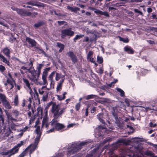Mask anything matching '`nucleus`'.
I'll list each match as a JSON object with an SVG mask.
<instances>
[{
    "instance_id": "nucleus-55",
    "label": "nucleus",
    "mask_w": 157,
    "mask_h": 157,
    "mask_svg": "<svg viewBox=\"0 0 157 157\" xmlns=\"http://www.w3.org/2000/svg\"><path fill=\"white\" fill-rule=\"evenodd\" d=\"M0 120L2 121V123H4V119L3 115L2 114V113H1L0 114Z\"/></svg>"
},
{
    "instance_id": "nucleus-27",
    "label": "nucleus",
    "mask_w": 157,
    "mask_h": 157,
    "mask_svg": "<svg viewBox=\"0 0 157 157\" xmlns=\"http://www.w3.org/2000/svg\"><path fill=\"white\" fill-rule=\"evenodd\" d=\"M30 146L27 147L25 150L20 154L18 157H24L27 153V150L30 147Z\"/></svg>"
},
{
    "instance_id": "nucleus-54",
    "label": "nucleus",
    "mask_w": 157,
    "mask_h": 157,
    "mask_svg": "<svg viewBox=\"0 0 157 157\" xmlns=\"http://www.w3.org/2000/svg\"><path fill=\"white\" fill-rule=\"evenodd\" d=\"M157 126L156 123L153 124V123L151 122H150L149 123V126L150 127L155 128Z\"/></svg>"
},
{
    "instance_id": "nucleus-44",
    "label": "nucleus",
    "mask_w": 157,
    "mask_h": 157,
    "mask_svg": "<svg viewBox=\"0 0 157 157\" xmlns=\"http://www.w3.org/2000/svg\"><path fill=\"white\" fill-rule=\"evenodd\" d=\"M48 98V93H47L46 94H43L42 97V100L44 101H46Z\"/></svg>"
},
{
    "instance_id": "nucleus-26",
    "label": "nucleus",
    "mask_w": 157,
    "mask_h": 157,
    "mask_svg": "<svg viewBox=\"0 0 157 157\" xmlns=\"http://www.w3.org/2000/svg\"><path fill=\"white\" fill-rule=\"evenodd\" d=\"M30 146L27 147L25 150L20 154L18 157H24L27 153V150L30 147Z\"/></svg>"
},
{
    "instance_id": "nucleus-60",
    "label": "nucleus",
    "mask_w": 157,
    "mask_h": 157,
    "mask_svg": "<svg viewBox=\"0 0 157 157\" xmlns=\"http://www.w3.org/2000/svg\"><path fill=\"white\" fill-rule=\"evenodd\" d=\"M6 114H7V116L8 118H9L10 120V121H11L12 122H13V120L14 119L13 117H12L11 116H10V115L9 114H8L6 113Z\"/></svg>"
},
{
    "instance_id": "nucleus-49",
    "label": "nucleus",
    "mask_w": 157,
    "mask_h": 157,
    "mask_svg": "<svg viewBox=\"0 0 157 157\" xmlns=\"http://www.w3.org/2000/svg\"><path fill=\"white\" fill-rule=\"evenodd\" d=\"M48 123V118L47 117H44L42 120V124L44 125L45 124Z\"/></svg>"
},
{
    "instance_id": "nucleus-12",
    "label": "nucleus",
    "mask_w": 157,
    "mask_h": 157,
    "mask_svg": "<svg viewBox=\"0 0 157 157\" xmlns=\"http://www.w3.org/2000/svg\"><path fill=\"white\" fill-rule=\"evenodd\" d=\"M25 41L30 45L31 47H34L36 48V42L34 39H32L29 37H26L25 38Z\"/></svg>"
},
{
    "instance_id": "nucleus-11",
    "label": "nucleus",
    "mask_w": 157,
    "mask_h": 157,
    "mask_svg": "<svg viewBox=\"0 0 157 157\" xmlns=\"http://www.w3.org/2000/svg\"><path fill=\"white\" fill-rule=\"evenodd\" d=\"M50 67L46 68L44 69V71L43 72L42 79L43 81V85H45L46 84H47L46 77L48 75V72L50 70Z\"/></svg>"
},
{
    "instance_id": "nucleus-64",
    "label": "nucleus",
    "mask_w": 157,
    "mask_h": 157,
    "mask_svg": "<svg viewBox=\"0 0 157 157\" xmlns=\"http://www.w3.org/2000/svg\"><path fill=\"white\" fill-rule=\"evenodd\" d=\"M101 15H103L105 16L106 17H109V14L107 12H103L102 13V14Z\"/></svg>"
},
{
    "instance_id": "nucleus-58",
    "label": "nucleus",
    "mask_w": 157,
    "mask_h": 157,
    "mask_svg": "<svg viewBox=\"0 0 157 157\" xmlns=\"http://www.w3.org/2000/svg\"><path fill=\"white\" fill-rule=\"evenodd\" d=\"M62 86V85L61 84H59H59L56 87V90L57 92H58L60 90Z\"/></svg>"
},
{
    "instance_id": "nucleus-48",
    "label": "nucleus",
    "mask_w": 157,
    "mask_h": 157,
    "mask_svg": "<svg viewBox=\"0 0 157 157\" xmlns=\"http://www.w3.org/2000/svg\"><path fill=\"white\" fill-rule=\"evenodd\" d=\"M57 46L61 49H64V45L60 43H57Z\"/></svg>"
},
{
    "instance_id": "nucleus-63",
    "label": "nucleus",
    "mask_w": 157,
    "mask_h": 157,
    "mask_svg": "<svg viewBox=\"0 0 157 157\" xmlns=\"http://www.w3.org/2000/svg\"><path fill=\"white\" fill-rule=\"evenodd\" d=\"M94 12L96 14H99L101 15V14L102 11L99 10H96L94 11Z\"/></svg>"
},
{
    "instance_id": "nucleus-3",
    "label": "nucleus",
    "mask_w": 157,
    "mask_h": 157,
    "mask_svg": "<svg viewBox=\"0 0 157 157\" xmlns=\"http://www.w3.org/2000/svg\"><path fill=\"white\" fill-rule=\"evenodd\" d=\"M0 99L5 107L8 109H11L12 108L9 101L7 99L6 96L0 93Z\"/></svg>"
},
{
    "instance_id": "nucleus-8",
    "label": "nucleus",
    "mask_w": 157,
    "mask_h": 157,
    "mask_svg": "<svg viewBox=\"0 0 157 157\" xmlns=\"http://www.w3.org/2000/svg\"><path fill=\"white\" fill-rule=\"evenodd\" d=\"M17 13L22 16H29L32 14V13L30 12L22 9L17 10Z\"/></svg>"
},
{
    "instance_id": "nucleus-33",
    "label": "nucleus",
    "mask_w": 157,
    "mask_h": 157,
    "mask_svg": "<svg viewBox=\"0 0 157 157\" xmlns=\"http://www.w3.org/2000/svg\"><path fill=\"white\" fill-rule=\"evenodd\" d=\"M145 154L147 155L150 156L151 157H154L155 154L151 151H147L145 152Z\"/></svg>"
},
{
    "instance_id": "nucleus-13",
    "label": "nucleus",
    "mask_w": 157,
    "mask_h": 157,
    "mask_svg": "<svg viewBox=\"0 0 157 157\" xmlns=\"http://www.w3.org/2000/svg\"><path fill=\"white\" fill-rule=\"evenodd\" d=\"M26 5H30L33 6H35L38 7H44V4L41 3L37 2L36 3H34L32 1H30L29 2H27L25 4Z\"/></svg>"
},
{
    "instance_id": "nucleus-31",
    "label": "nucleus",
    "mask_w": 157,
    "mask_h": 157,
    "mask_svg": "<svg viewBox=\"0 0 157 157\" xmlns=\"http://www.w3.org/2000/svg\"><path fill=\"white\" fill-rule=\"evenodd\" d=\"M97 39V36L95 34H93L91 36L90 39V42H92L93 41H96Z\"/></svg>"
},
{
    "instance_id": "nucleus-46",
    "label": "nucleus",
    "mask_w": 157,
    "mask_h": 157,
    "mask_svg": "<svg viewBox=\"0 0 157 157\" xmlns=\"http://www.w3.org/2000/svg\"><path fill=\"white\" fill-rule=\"evenodd\" d=\"M65 108H62L59 111V112L58 113V116H59V117L61 116L62 114L65 111Z\"/></svg>"
},
{
    "instance_id": "nucleus-10",
    "label": "nucleus",
    "mask_w": 157,
    "mask_h": 157,
    "mask_svg": "<svg viewBox=\"0 0 157 157\" xmlns=\"http://www.w3.org/2000/svg\"><path fill=\"white\" fill-rule=\"evenodd\" d=\"M61 33L62 36L64 37L67 36H72L74 33V32L71 30L70 29H63L61 31Z\"/></svg>"
},
{
    "instance_id": "nucleus-53",
    "label": "nucleus",
    "mask_w": 157,
    "mask_h": 157,
    "mask_svg": "<svg viewBox=\"0 0 157 157\" xmlns=\"http://www.w3.org/2000/svg\"><path fill=\"white\" fill-rule=\"evenodd\" d=\"M97 72L100 75H101L103 73V70L102 67H100L97 71Z\"/></svg>"
},
{
    "instance_id": "nucleus-36",
    "label": "nucleus",
    "mask_w": 157,
    "mask_h": 157,
    "mask_svg": "<svg viewBox=\"0 0 157 157\" xmlns=\"http://www.w3.org/2000/svg\"><path fill=\"white\" fill-rule=\"evenodd\" d=\"M43 66V64H39L38 65L36 68V70H37L38 72V75L40 74L41 73V70Z\"/></svg>"
},
{
    "instance_id": "nucleus-22",
    "label": "nucleus",
    "mask_w": 157,
    "mask_h": 157,
    "mask_svg": "<svg viewBox=\"0 0 157 157\" xmlns=\"http://www.w3.org/2000/svg\"><path fill=\"white\" fill-rule=\"evenodd\" d=\"M128 142L129 141L123 139H121L117 141L116 143L117 144L121 143L125 145H127Z\"/></svg>"
},
{
    "instance_id": "nucleus-45",
    "label": "nucleus",
    "mask_w": 157,
    "mask_h": 157,
    "mask_svg": "<svg viewBox=\"0 0 157 157\" xmlns=\"http://www.w3.org/2000/svg\"><path fill=\"white\" fill-rule=\"evenodd\" d=\"M43 24V23L42 22H40L38 23L35 24L34 25V26L36 28H38L41 26Z\"/></svg>"
},
{
    "instance_id": "nucleus-30",
    "label": "nucleus",
    "mask_w": 157,
    "mask_h": 157,
    "mask_svg": "<svg viewBox=\"0 0 157 157\" xmlns=\"http://www.w3.org/2000/svg\"><path fill=\"white\" fill-rule=\"evenodd\" d=\"M56 72L55 71H53L52 72L51 74L50 75L48 76V79L50 80L51 82V85L52 84V82H54L52 80L53 77L55 75V74Z\"/></svg>"
},
{
    "instance_id": "nucleus-16",
    "label": "nucleus",
    "mask_w": 157,
    "mask_h": 157,
    "mask_svg": "<svg viewBox=\"0 0 157 157\" xmlns=\"http://www.w3.org/2000/svg\"><path fill=\"white\" fill-rule=\"evenodd\" d=\"M103 113H99L97 115V117L101 122L104 124H105L106 126V124L105 123V121L103 120Z\"/></svg>"
},
{
    "instance_id": "nucleus-19",
    "label": "nucleus",
    "mask_w": 157,
    "mask_h": 157,
    "mask_svg": "<svg viewBox=\"0 0 157 157\" xmlns=\"http://www.w3.org/2000/svg\"><path fill=\"white\" fill-rule=\"evenodd\" d=\"M67 9L70 11L75 13H76L77 11L80 10V8L78 7L73 8L69 6H67Z\"/></svg>"
},
{
    "instance_id": "nucleus-57",
    "label": "nucleus",
    "mask_w": 157,
    "mask_h": 157,
    "mask_svg": "<svg viewBox=\"0 0 157 157\" xmlns=\"http://www.w3.org/2000/svg\"><path fill=\"white\" fill-rule=\"evenodd\" d=\"M55 129L53 127L50 130L46 131V132L47 133H49L51 132H54L55 130Z\"/></svg>"
},
{
    "instance_id": "nucleus-47",
    "label": "nucleus",
    "mask_w": 157,
    "mask_h": 157,
    "mask_svg": "<svg viewBox=\"0 0 157 157\" xmlns=\"http://www.w3.org/2000/svg\"><path fill=\"white\" fill-rule=\"evenodd\" d=\"M81 104L80 102H79V103H77L75 106V109L77 111H78L80 107Z\"/></svg>"
},
{
    "instance_id": "nucleus-50",
    "label": "nucleus",
    "mask_w": 157,
    "mask_h": 157,
    "mask_svg": "<svg viewBox=\"0 0 157 157\" xmlns=\"http://www.w3.org/2000/svg\"><path fill=\"white\" fill-rule=\"evenodd\" d=\"M94 52L92 51H90L88 52V53L87 55V59H89V58L91 57V56L93 54Z\"/></svg>"
},
{
    "instance_id": "nucleus-6",
    "label": "nucleus",
    "mask_w": 157,
    "mask_h": 157,
    "mask_svg": "<svg viewBox=\"0 0 157 157\" xmlns=\"http://www.w3.org/2000/svg\"><path fill=\"white\" fill-rule=\"evenodd\" d=\"M29 72L32 75L31 78H30V79L31 81L35 82L38 80L40 74L38 75V72L37 70L34 69L30 71Z\"/></svg>"
},
{
    "instance_id": "nucleus-5",
    "label": "nucleus",
    "mask_w": 157,
    "mask_h": 157,
    "mask_svg": "<svg viewBox=\"0 0 157 157\" xmlns=\"http://www.w3.org/2000/svg\"><path fill=\"white\" fill-rule=\"evenodd\" d=\"M106 129V126L105 124L99 126L98 127V131L96 133L97 135L99 137L102 138Z\"/></svg>"
},
{
    "instance_id": "nucleus-7",
    "label": "nucleus",
    "mask_w": 157,
    "mask_h": 157,
    "mask_svg": "<svg viewBox=\"0 0 157 157\" xmlns=\"http://www.w3.org/2000/svg\"><path fill=\"white\" fill-rule=\"evenodd\" d=\"M67 55L70 58L73 64H75L77 62L78 58L72 51H71L67 52Z\"/></svg>"
},
{
    "instance_id": "nucleus-24",
    "label": "nucleus",
    "mask_w": 157,
    "mask_h": 157,
    "mask_svg": "<svg viewBox=\"0 0 157 157\" xmlns=\"http://www.w3.org/2000/svg\"><path fill=\"white\" fill-rule=\"evenodd\" d=\"M115 119V120L116 123L117 124V126L119 127H121L122 126L123 122L121 120V119H118V117H117V118H116Z\"/></svg>"
},
{
    "instance_id": "nucleus-18",
    "label": "nucleus",
    "mask_w": 157,
    "mask_h": 157,
    "mask_svg": "<svg viewBox=\"0 0 157 157\" xmlns=\"http://www.w3.org/2000/svg\"><path fill=\"white\" fill-rule=\"evenodd\" d=\"M30 146V147L27 150V151L30 149L29 150V154H32L34 151L37 148V146L34 144H30L29 146Z\"/></svg>"
},
{
    "instance_id": "nucleus-25",
    "label": "nucleus",
    "mask_w": 157,
    "mask_h": 157,
    "mask_svg": "<svg viewBox=\"0 0 157 157\" xmlns=\"http://www.w3.org/2000/svg\"><path fill=\"white\" fill-rule=\"evenodd\" d=\"M30 146L27 147L25 150L20 154L18 157H24L27 153V150L30 147Z\"/></svg>"
},
{
    "instance_id": "nucleus-39",
    "label": "nucleus",
    "mask_w": 157,
    "mask_h": 157,
    "mask_svg": "<svg viewBox=\"0 0 157 157\" xmlns=\"http://www.w3.org/2000/svg\"><path fill=\"white\" fill-rule=\"evenodd\" d=\"M84 36L83 35H76L75 37L74 38L73 40L74 42H76V40L80 39Z\"/></svg>"
},
{
    "instance_id": "nucleus-17",
    "label": "nucleus",
    "mask_w": 157,
    "mask_h": 157,
    "mask_svg": "<svg viewBox=\"0 0 157 157\" xmlns=\"http://www.w3.org/2000/svg\"><path fill=\"white\" fill-rule=\"evenodd\" d=\"M19 148H17L14 146L12 149L9 150V155L10 156L13 155L15 154L18 152Z\"/></svg>"
},
{
    "instance_id": "nucleus-1",
    "label": "nucleus",
    "mask_w": 157,
    "mask_h": 157,
    "mask_svg": "<svg viewBox=\"0 0 157 157\" xmlns=\"http://www.w3.org/2000/svg\"><path fill=\"white\" fill-rule=\"evenodd\" d=\"M89 142L87 141L82 142L79 144H74L71 145V148L68 151L67 155L70 156L71 154H75L78 151L82 148V146L87 145Z\"/></svg>"
},
{
    "instance_id": "nucleus-21",
    "label": "nucleus",
    "mask_w": 157,
    "mask_h": 157,
    "mask_svg": "<svg viewBox=\"0 0 157 157\" xmlns=\"http://www.w3.org/2000/svg\"><path fill=\"white\" fill-rule=\"evenodd\" d=\"M37 49V51L39 54H42L45 56H47L46 53L41 48L36 46V48Z\"/></svg>"
},
{
    "instance_id": "nucleus-29",
    "label": "nucleus",
    "mask_w": 157,
    "mask_h": 157,
    "mask_svg": "<svg viewBox=\"0 0 157 157\" xmlns=\"http://www.w3.org/2000/svg\"><path fill=\"white\" fill-rule=\"evenodd\" d=\"M37 115L39 117L40 115L41 116L43 115V109L41 107H38L37 109Z\"/></svg>"
},
{
    "instance_id": "nucleus-14",
    "label": "nucleus",
    "mask_w": 157,
    "mask_h": 157,
    "mask_svg": "<svg viewBox=\"0 0 157 157\" xmlns=\"http://www.w3.org/2000/svg\"><path fill=\"white\" fill-rule=\"evenodd\" d=\"M124 51L128 54H133L134 53V50L131 47L128 46H125L124 48Z\"/></svg>"
},
{
    "instance_id": "nucleus-59",
    "label": "nucleus",
    "mask_w": 157,
    "mask_h": 157,
    "mask_svg": "<svg viewBox=\"0 0 157 157\" xmlns=\"http://www.w3.org/2000/svg\"><path fill=\"white\" fill-rule=\"evenodd\" d=\"M60 78V75L59 74L56 73V80L57 81H58L59 79Z\"/></svg>"
},
{
    "instance_id": "nucleus-40",
    "label": "nucleus",
    "mask_w": 157,
    "mask_h": 157,
    "mask_svg": "<svg viewBox=\"0 0 157 157\" xmlns=\"http://www.w3.org/2000/svg\"><path fill=\"white\" fill-rule=\"evenodd\" d=\"M119 40L120 41H123L125 43H128L129 42V40L127 38H124L119 36Z\"/></svg>"
},
{
    "instance_id": "nucleus-61",
    "label": "nucleus",
    "mask_w": 157,
    "mask_h": 157,
    "mask_svg": "<svg viewBox=\"0 0 157 157\" xmlns=\"http://www.w3.org/2000/svg\"><path fill=\"white\" fill-rule=\"evenodd\" d=\"M9 154V150H8L7 151H3L1 152V154L3 155H7Z\"/></svg>"
},
{
    "instance_id": "nucleus-15",
    "label": "nucleus",
    "mask_w": 157,
    "mask_h": 157,
    "mask_svg": "<svg viewBox=\"0 0 157 157\" xmlns=\"http://www.w3.org/2000/svg\"><path fill=\"white\" fill-rule=\"evenodd\" d=\"M23 81L24 83V85L25 86L31 91L32 90L30 86V83L29 81L26 78H23Z\"/></svg>"
},
{
    "instance_id": "nucleus-34",
    "label": "nucleus",
    "mask_w": 157,
    "mask_h": 157,
    "mask_svg": "<svg viewBox=\"0 0 157 157\" xmlns=\"http://www.w3.org/2000/svg\"><path fill=\"white\" fill-rule=\"evenodd\" d=\"M40 135H39L38 136H36L35 140L34 143L33 144L37 146L38 144L40 141Z\"/></svg>"
},
{
    "instance_id": "nucleus-62",
    "label": "nucleus",
    "mask_w": 157,
    "mask_h": 157,
    "mask_svg": "<svg viewBox=\"0 0 157 157\" xmlns=\"http://www.w3.org/2000/svg\"><path fill=\"white\" fill-rule=\"evenodd\" d=\"M13 113L16 117H17L19 115V112L18 111L15 110L13 112Z\"/></svg>"
},
{
    "instance_id": "nucleus-37",
    "label": "nucleus",
    "mask_w": 157,
    "mask_h": 157,
    "mask_svg": "<svg viewBox=\"0 0 157 157\" xmlns=\"http://www.w3.org/2000/svg\"><path fill=\"white\" fill-rule=\"evenodd\" d=\"M103 58L101 56H98L97 57V62L99 64H101L103 63Z\"/></svg>"
},
{
    "instance_id": "nucleus-2",
    "label": "nucleus",
    "mask_w": 157,
    "mask_h": 157,
    "mask_svg": "<svg viewBox=\"0 0 157 157\" xmlns=\"http://www.w3.org/2000/svg\"><path fill=\"white\" fill-rule=\"evenodd\" d=\"M57 119V118H54L50 123L51 126L54 128L56 130L59 131L64 128L65 126L62 124L58 123Z\"/></svg>"
},
{
    "instance_id": "nucleus-41",
    "label": "nucleus",
    "mask_w": 157,
    "mask_h": 157,
    "mask_svg": "<svg viewBox=\"0 0 157 157\" xmlns=\"http://www.w3.org/2000/svg\"><path fill=\"white\" fill-rule=\"evenodd\" d=\"M25 141L24 140L21 141L20 143H18L17 144L15 147L17 148H19L18 147H20L24 143H25Z\"/></svg>"
},
{
    "instance_id": "nucleus-28",
    "label": "nucleus",
    "mask_w": 157,
    "mask_h": 157,
    "mask_svg": "<svg viewBox=\"0 0 157 157\" xmlns=\"http://www.w3.org/2000/svg\"><path fill=\"white\" fill-rule=\"evenodd\" d=\"M34 59L33 58H30L29 59L30 62L28 63V66L30 67L29 69H31L33 67V62H34Z\"/></svg>"
},
{
    "instance_id": "nucleus-52",
    "label": "nucleus",
    "mask_w": 157,
    "mask_h": 157,
    "mask_svg": "<svg viewBox=\"0 0 157 157\" xmlns=\"http://www.w3.org/2000/svg\"><path fill=\"white\" fill-rule=\"evenodd\" d=\"M6 69L4 66L2 65H0V71L2 73H3Z\"/></svg>"
},
{
    "instance_id": "nucleus-56",
    "label": "nucleus",
    "mask_w": 157,
    "mask_h": 157,
    "mask_svg": "<svg viewBox=\"0 0 157 157\" xmlns=\"http://www.w3.org/2000/svg\"><path fill=\"white\" fill-rule=\"evenodd\" d=\"M112 114L115 119L118 117L117 113L115 112L114 110H113V111L112 112Z\"/></svg>"
},
{
    "instance_id": "nucleus-51",
    "label": "nucleus",
    "mask_w": 157,
    "mask_h": 157,
    "mask_svg": "<svg viewBox=\"0 0 157 157\" xmlns=\"http://www.w3.org/2000/svg\"><path fill=\"white\" fill-rule=\"evenodd\" d=\"M56 102H54L52 101H51L50 102L48 103L47 105V106L45 107L46 109H48V108L51 105H53V104H54V103H55Z\"/></svg>"
},
{
    "instance_id": "nucleus-4",
    "label": "nucleus",
    "mask_w": 157,
    "mask_h": 157,
    "mask_svg": "<svg viewBox=\"0 0 157 157\" xmlns=\"http://www.w3.org/2000/svg\"><path fill=\"white\" fill-rule=\"evenodd\" d=\"M60 109L59 105V104H57L56 102L54 103V104L52 105L51 111L52 113L53 114V117L54 118H58L59 117L58 113Z\"/></svg>"
},
{
    "instance_id": "nucleus-38",
    "label": "nucleus",
    "mask_w": 157,
    "mask_h": 157,
    "mask_svg": "<svg viewBox=\"0 0 157 157\" xmlns=\"http://www.w3.org/2000/svg\"><path fill=\"white\" fill-rule=\"evenodd\" d=\"M18 96L17 95H16L14 98V105L15 106H17L18 104Z\"/></svg>"
},
{
    "instance_id": "nucleus-43",
    "label": "nucleus",
    "mask_w": 157,
    "mask_h": 157,
    "mask_svg": "<svg viewBox=\"0 0 157 157\" xmlns=\"http://www.w3.org/2000/svg\"><path fill=\"white\" fill-rule=\"evenodd\" d=\"M36 132V134H37V136H38L39 135H40V136L41 135V133L40 131V127L39 126H38L36 129L35 130Z\"/></svg>"
},
{
    "instance_id": "nucleus-20",
    "label": "nucleus",
    "mask_w": 157,
    "mask_h": 157,
    "mask_svg": "<svg viewBox=\"0 0 157 157\" xmlns=\"http://www.w3.org/2000/svg\"><path fill=\"white\" fill-rule=\"evenodd\" d=\"M3 52L4 55L6 56L7 57L10 58V50L8 48H4L3 50Z\"/></svg>"
},
{
    "instance_id": "nucleus-42",
    "label": "nucleus",
    "mask_w": 157,
    "mask_h": 157,
    "mask_svg": "<svg viewBox=\"0 0 157 157\" xmlns=\"http://www.w3.org/2000/svg\"><path fill=\"white\" fill-rule=\"evenodd\" d=\"M58 24L59 25H64L65 26L67 25V23L64 21H57Z\"/></svg>"
},
{
    "instance_id": "nucleus-9",
    "label": "nucleus",
    "mask_w": 157,
    "mask_h": 157,
    "mask_svg": "<svg viewBox=\"0 0 157 157\" xmlns=\"http://www.w3.org/2000/svg\"><path fill=\"white\" fill-rule=\"evenodd\" d=\"M8 75L9 77L5 75V77L7 78L6 82L8 84H10V89L11 90L14 87L13 83L14 81L10 73H8Z\"/></svg>"
},
{
    "instance_id": "nucleus-35",
    "label": "nucleus",
    "mask_w": 157,
    "mask_h": 157,
    "mask_svg": "<svg viewBox=\"0 0 157 157\" xmlns=\"http://www.w3.org/2000/svg\"><path fill=\"white\" fill-rule=\"evenodd\" d=\"M116 90L118 92L120 93L121 96L124 97L125 96L124 92L121 89L117 88Z\"/></svg>"
},
{
    "instance_id": "nucleus-32",
    "label": "nucleus",
    "mask_w": 157,
    "mask_h": 157,
    "mask_svg": "<svg viewBox=\"0 0 157 157\" xmlns=\"http://www.w3.org/2000/svg\"><path fill=\"white\" fill-rule=\"evenodd\" d=\"M96 97V96L95 95L90 94L85 96L84 97V98L86 100H89L90 99L95 98Z\"/></svg>"
},
{
    "instance_id": "nucleus-23",
    "label": "nucleus",
    "mask_w": 157,
    "mask_h": 157,
    "mask_svg": "<svg viewBox=\"0 0 157 157\" xmlns=\"http://www.w3.org/2000/svg\"><path fill=\"white\" fill-rule=\"evenodd\" d=\"M0 58L2 59L3 62L6 64L8 66H10V62L4 56L0 54Z\"/></svg>"
}]
</instances>
